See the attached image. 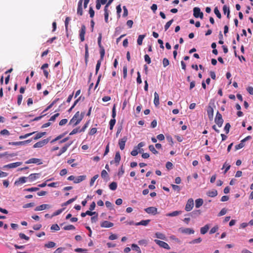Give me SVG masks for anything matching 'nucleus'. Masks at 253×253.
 <instances>
[{"mask_svg":"<svg viewBox=\"0 0 253 253\" xmlns=\"http://www.w3.org/2000/svg\"><path fill=\"white\" fill-rule=\"evenodd\" d=\"M84 116V113H81L80 114L79 111L76 112L73 117L70 121L69 125L73 124V126H76L81 122L83 119Z\"/></svg>","mask_w":253,"mask_h":253,"instance_id":"obj_1","label":"nucleus"},{"mask_svg":"<svg viewBox=\"0 0 253 253\" xmlns=\"http://www.w3.org/2000/svg\"><path fill=\"white\" fill-rule=\"evenodd\" d=\"M215 108L214 100L211 99L210 101L207 109V114L210 120H212L213 118L214 108Z\"/></svg>","mask_w":253,"mask_h":253,"instance_id":"obj_2","label":"nucleus"},{"mask_svg":"<svg viewBox=\"0 0 253 253\" xmlns=\"http://www.w3.org/2000/svg\"><path fill=\"white\" fill-rule=\"evenodd\" d=\"M223 121H224L223 119H222L221 114L218 111H217L216 114L215 118L214 119L215 123L219 127H220L222 126Z\"/></svg>","mask_w":253,"mask_h":253,"instance_id":"obj_3","label":"nucleus"},{"mask_svg":"<svg viewBox=\"0 0 253 253\" xmlns=\"http://www.w3.org/2000/svg\"><path fill=\"white\" fill-rule=\"evenodd\" d=\"M193 15L196 18H200L201 19H203L204 16L203 13L201 11L200 8L198 7H195L194 8Z\"/></svg>","mask_w":253,"mask_h":253,"instance_id":"obj_4","label":"nucleus"},{"mask_svg":"<svg viewBox=\"0 0 253 253\" xmlns=\"http://www.w3.org/2000/svg\"><path fill=\"white\" fill-rule=\"evenodd\" d=\"M154 242H155V243L156 244L159 245L161 248H163L164 249H167V250L170 249V246L166 242H165L164 241L159 240L157 239L154 240Z\"/></svg>","mask_w":253,"mask_h":253,"instance_id":"obj_5","label":"nucleus"},{"mask_svg":"<svg viewBox=\"0 0 253 253\" xmlns=\"http://www.w3.org/2000/svg\"><path fill=\"white\" fill-rule=\"evenodd\" d=\"M178 231L179 232L181 233L188 235L193 234L195 232L194 230L193 229L189 228L181 227L179 228Z\"/></svg>","mask_w":253,"mask_h":253,"instance_id":"obj_6","label":"nucleus"},{"mask_svg":"<svg viewBox=\"0 0 253 253\" xmlns=\"http://www.w3.org/2000/svg\"><path fill=\"white\" fill-rule=\"evenodd\" d=\"M49 141V138H47L46 139H44L42 141H39L37 143H36L34 146L33 147L36 148H41L44 145H46Z\"/></svg>","mask_w":253,"mask_h":253,"instance_id":"obj_7","label":"nucleus"},{"mask_svg":"<svg viewBox=\"0 0 253 253\" xmlns=\"http://www.w3.org/2000/svg\"><path fill=\"white\" fill-rule=\"evenodd\" d=\"M194 207V201L192 199L190 198L188 200L186 204L185 210L187 211H191Z\"/></svg>","mask_w":253,"mask_h":253,"instance_id":"obj_8","label":"nucleus"},{"mask_svg":"<svg viewBox=\"0 0 253 253\" xmlns=\"http://www.w3.org/2000/svg\"><path fill=\"white\" fill-rule=\"evenodd\" d=\"M32 141V139H28L27 140H24L22 141H18V142H9L8 144L9 145H24L28 143H30Z\"/></svg>","mask_w":253,"mask_h":253,"instance_id":"obj_9","label":"nucleus"},{"mask_svg":"<svg viewBox=\"0 0 253 253\" xmlns=\"http://www.w3.org/2000/svg\"><path fill=\"white\" fill-rule=\"evenodd\" d=\"M86 31V27L84 25H82L79 32V37L81 42L84 41V35Z\"/></svg>","mask_w":253,"mask_h":253,"instance_id":"obj_10","label":"nucleus"},{"mask_svg":"<svg viewBox=\"0 0 253 253\" xmlns=\"http://www.w3.org/2000/svg\"><path fill=\"white\" fill-rule=\"evenodd\" d=\"M144 210L148 214L156 215L158 213L157 209L153 207L147 208L145 209Z\"/></svg>","mask_w":253,"mask_h":253,"instance_id":"obj_11","label":"nucleus"},{"mask_svg":"<svg viewBox=\"0 0 253 253\" xmlns=\"http://www.w3.org/2000/svg\"><path fill=\"white\" fill-rule=\"evenodd\" d=\"M25 163L26 164H38V165L42 164V161L40 159L38 158H31L27 161Z\"/></svg>","mask_w":253,"mask_h":253,"instance_id":"obj_12","label":"nucleus"},{"mask_svg":"<svg viewBox=\"0 0 253 253\" xmlns=\"http://www.w3.org/2000/svg\"><path fill=\"white\" fill-rule=\"evenodd\" d=\"M127 140L126 136H124L119 141V145L121 150H123L125 149V144Z\"/></svg>","mask_w":253,"mask_h":253,"instance_id":"obj_13","label":"nucleus"},{"mask_svg":"<svg viewBox=\"0 0 253 253\" xmlns=\"http://www.w3.org/2000/svg\"><path fill=\"white\" fill-rule=\"evenodd\" d=\"M22 163L20 162H15L13 163L9 164L6 165H4L3 168L8 169L15 168L18 167V166H20V165H22Z\"/></svg>","mask_w":253,"mask_h":253,"instance_id":"obj_14","label":"nucleus"},{"mask_svg":"<svg viewBox=\"0 0 253 253\" xmlns=\"http://www.w3.org/2000/svg\"><path fill=\"white\" fill-rule=\"evenodd\" d=\"M28 179V177H21L15 181L14 184L18 186L21 184L25 183Z\"/></svg>","mask_w":253,"mask_h":253,"instance_id":"obj_15","label":"nucleus"},{"mask_svg":"<svg viewBox=\"0 0 253 253\" xmlns=\"http://www.w3.org/2000/svg\"><path fill=\"white\" fill-rule=\"evenodd\" d=\"M113 225H114L113 223L108 221L107 220H105L100 223V226L101 227H104V228L112 227L113 226Z\"/></svg>","mask_w":253,"mask_h":253,"instance_id":"obj_16","label":"nucleus"},{"mask_svg":"<svg viewBox=\"0 0 253 253\" xmlns=\"http://www.w3.org/2000/svg\"><path fill=\"white\" fill-rule=\"evenodd\" d=\"M50 208V206L49 205L42 204V205H41L39 206L36 207V208L34 210L35 211H42V210H44L46 209H49Z\"/></svg>","mask_w":253,"mask_h":253,"instance_id":"obj_17","label":"nucleus"},{"mask_svg":"<svg viewBox=\"0 0 253 253\" xmlns=\"http://www.w3.org/2000/svg\"><path fill=\"white\" fill-rule=\"evenodd\" d=\"M201 213V211L200 210H194L192 212L189 213L188 215H190L193 218H196L198 216H199Z\"/></svg>","mask_w":253,"mask_h":253,"instance_id":"obj_18","label":"nucleus"},{"mask_svg":"<svg viewBox=\"0 0 253 253\" xmlns=\"http://www.w3.org/2000/svg\"><path fill=\"white\" fill-rule=\"evenodd\" d=\"M182 213V211H173L171 212L168 213L166 214L167 216H169V217H173V216H176Z\"/></svg>","mask_w":253,"mask_h":253,"instance_id":"obj_19","label":"nucleus"},{"mask_svg":"<svg viewBox=\"0 0 253 253\" xmlns=\"http://www.w3.org/2000/svg\"><path fill=\"white\" fill-rule=\"evenodd\" d=\"M86 178L85 175H80L76 177H75L74 181L75 183H79L83 180H84Z\"/></svg>","mask_w":253,"mask_h":253,"instance_id":"obj_20","label":"nucleus"},{"mask_svg":"<svg viewBox=\"0 0 253 253\" xmlns=\"http://www.w3.org/2000/svg\"><path fill=\"white\" fill-rule=\"evenodd\" d=\"M155 237L158 239L163 240H166L167 239L166 235L164 234L159 232H156L155 234Z\"/></svg>","mask_w":253,"mask_h":253,"instance_id":"obj_21","label":"nucleus"},{"mask_svg":"<svg viewBox=\"0 0 253 253\" xmlns=\"http://www.w3.org/2000/svg\"><path fill=\"white\" fill-rule=\"evenodd\" d=\"M39 173H32L28 177V178L30 181H33L39 177Z\"/></svg>","mask_w":253,"mask_h":253,"instance_id":"obj_22","label":"nucleus"},{"mask_svg":"<svg viewBox=\"0 0 253 253\" xmlns=\"http://www.w3.org/2000/svg\"><path fill=\"white\" fill-rule=\"evenodd\" d=\"M150 222V219L142 220L140 221V222L135 223V225L136 226H139V225L146 226L149 224V223Z\"/></svg>","mask_w":253,"mask_h":253,"instance_id":"obj_23","label":"nucleus"},{"mask_svg":"<svg viewBox=\"0 0 253 253\" xmlns=\"http://www.w3.org/2000/svg\"><path fill=\"white\" fill-rule=\"evenodd\" d=\"M154 103L156 107L158 106L160 104L159 96L157 92L154 93Z\"/></svg>","mask_w":253,"mask_h":253,"instance_id":"obj_24","label":"nucleus"},{"mask_svg":"<svg viewBox=\"0 0 253 253\" xmlns=\"http://www.w3.org/2000/svg\"><path fill=\"white\" fill-rule=\"evenodd\" d=\"M210 228V225L206 224L204 227H202L200 229V232L202 234H205Z\"/></svg>","mask_w":253,"mask_h":253,"instance_id":"obj_25","label":"nucleus"},{"mask_svg":"<svg viewBox=\"0 0 253 253\" xmlns=\"http://www.w3.org/2000/svg\"><path fill=\"white\" fill-rule=\"evenodd\" d=\"M207 195L210 197H214L217 195V191L215 189L209 191L207 193Z\"/></svg>","mask_w":253,"mask_h":253,"instance_id":"obj_26","label":"nucleus"},{"mask_svg":"<svg viewBox=\"0 0 253 253\" xmlns=\"http://www.w3.org/2000/svg\"><path fill=\"white\" fill-rule=\"evenodd\" d=\"M72 143H68L65 145L60 150L59 153L58 154V156H60L62 154L66 152L68 149V148L70 146Z\"/></svg>","mask_w":253,"mask_h":253,"instance_id":"obj_27","label":"nucleus"},{"mask_svg":"<svg viewBox=\"0 0 253 253\" xmlns=\"http://www.w3.org/2000/svg\"><path fill=\"white\" fill-rule=\"evenodd\" d=\"M121 160V155L119 152H117L115 154V157L114 159V162L118 165Z\"/></svg>","mask_w":253,"mask_h":253,"instance_id":"obj_28","label":"nucleus"},{"mask_svg":"<svg viewBox=\"0 0 253 253\" xmlns=\"http://www.w3.org/2000/svg\"><path fill=\"white\" fill-rule=\"evenodd\" d=\"M6 156H7V157H13L16 156V154L15 153H11L9 154L7 152H5L3 153H0V158Z\"/></svg>","mask_w":253,"mask_h":253,"instance_id":"obj_29","label":"nucleus"},{"mask_svg":"<svg viewBox=\"0 0 253 253\" xmlns=\"http://www.w3.org/2000/svg\"><path fill=\"white\" fill-rule=\"evenodd\" d=\"M203 204V200L202 199H198L195 201V207L197 208H200Z\"/></svg>","mask_w":253,"mask_h":253,"instance_id":"obj_30","label":"nucleus"},{"mask_svg":"<svg viewBox=\"0 0 253 253\" xmlns=\"http://www.w3.org/2000/svg\"><path fill=\"white\" fill-rule=\"evenodd\" d=\"M145 37V35H140L138 36L137 40V42L138 45H140L142 44V41Z\"/></svg>","mask_w":253,"mask_h":253,"instance_id":"obj_31","label":"nucleus"},{"mask_svg":"<svg viewBox=\"0 0 253 253\" xmlns=\"http://www.w3.org/2000/svg\"><path fill=\"white\" fill-rule=\"evenodd\" d=\"M46 134L45 132H41L38 133L33 138L34 140H38L40 138Z\"/></svg>","mask_w":253,"mask_h":253,"instance_id":"obj_32","label":"nucleus"},{"mask_svg":"<svg viewBox=\"0 0 253 253\" xmlns=\"http://www.w3.org/2000/svg\"><path fill=\"white\" fill-rule=\"evenodd\" d=\"M59 100V98H56L54 101H53V102L45 108V109L43 111V112H46L50 109Z\"/></svg>","mask_w":253,"mask_h":253,"instance_id":"obj_33","label":"nucleus"},{"mask_svg":"<svg viewBox=\"0 0 253 253\" xmlns=\"http://www.w3.org/2000/svg\"><path fill=\"white\" fill-rule=\"evenodd\" d=\"M109 188L111 190H115L117 188V183L116 182H112L109 185Z\"/></svg>","mask_w":253,"mask_h":253,"instance_id":"obj_34","label":"nucleus"},{"mask_svg":"<svg viewBox=\"0 0 253 253\" xmlns=\"http://www.w3.org/2000/svg\"><path fill=\"white\" fill-rule=\"evenodd\" d=\"M100 48V58L99 60H103L104 56L105 55V49L103 47H101Z\"/></svg>","mask_w":253,"mask_h":253,"instance_id":"obj_35","label":"nucleus"},{"mask_svg":"<svg viewBox=\"0 0 253 253\" xmlns=\"http://www.w3.org/2000/svg\"><path fill=\"white\" fill-rule=\"evenodd\" d=\"M202 241V239L201 238L199 237L197 239H194L192 240L191 241L189 242L190 244H199L201 243Z\"/></svg>","mask_w":253,"mask_h":253,"instance_id":"obj_36","label":"nucleus"},{"mask_svg":"<svg viewBox=\"0 0 253 253\" xmlns=\"http://www.w3.org/2000/svg\"><path fill=\"white\" fill-rule=\"evenodd\" d=\"M55 243L53 242L50 241L48 243L44 245V247L47 248H51L55 246Z\"/></svg>","mask_w":253,"mask_h":253,"instance_id":"obj_37","label":"nucleus"},{"mask_svg":"<svg viewBox=\"0 0 253 253\" xmlns=\"http://www.w3.org/2000/svg\"><path fill=\"white\" fill-rule=\"evenodd\" d=\"M77 198V196H75L74 198H72V199H69V200H68L67 202H66L65 203H64L63 204V205L64 206H67L70 204H71L72 203H73V202H74Z\"/></svg>","mask_w":253,"mask_h":253,"instance_id":"obj_38","label":"nucleus"},{"mask_svg":"<svg viewBox=\"0 0 253 253\" xmlns=\"http://www.w3.org/2000/svg\"><path fill=\"white\" fill-rule=\"evenodd\" d=\"M115 123H116V120L115 119H111L110 122H109V127H110V130H112L113 127H114V126H115Z\"/></svg>","mask_w":253,"mask_h":253,"instance_id":"obj_39","label":"nucleus"},{"mask_svg":"<svg viewBox=\"0 0 253 253\" xmlns=\"http://www.w3.org/2000/svg\"><path fill=\"white\" fill-rule=\"evenodd\" d=\"M101 62H102V60H98L97 61V64L96 65V68H95V74L96 75L97 74L98 72L100 69Z\"/></svg>","mask_w":253,"mask_h":253,"instance_id":"obj_40","label":"nucleus"},{"mask_svg":"<svg viewBox=\"0 0 253 253\" xmlns=\"http://www.w3.org/2000/svg\"><path fill=\"white\" fill-rule=\"evenodd\" d=\"M131 248L133 250H134L139 253H141L140 248L136 244H132Z\"/></svg>","mask_w":253,"mask_h":253,"instance_id":"obj_41","label":"nucleus"},{"mask_svg":"<svg viewBox=\"0 0 253 253\" xmlns=\"http://www.w3.org/2000/svg\"><path fill=\"white\" fill-rule=\"evenodd\" d=\"M173 22V20L171 19L166 23V25H165V30L166 31L170 26V25L172 24V23Z\"/></svg>","mask_w":253,"mask_h":253,"instance_id":"obj_42","label":"nucleus"},{"mask_svg":"<svg viewBox=\"0 0 253 253\" xmlns=\"http://www.w3.org/2000/svg\"><path fill=\"white\" fill-rule=\"evenodd\" d=\"M230 167H231V166H230V164H227V162H225L224 164V165L223 166V168H222V169L225 168L224 173H226L227 172V171L230 169Z\"/></svg>","mask_w":253,"mask_h":253,"instance_id":"obj_43","label":"nucleus"},{"mask_svg":"<svg viewBox=\"0 0 253 253\" xmlns=\"http://www.w3.org/2000/svg\"><path fill=\"white\" fill-rule=\"evenodd\" d=\"M77 14L80 16H82L83 14V6H78L77 8Z\"/></svg>","mask_w":253,"mask_h":253,"instance_id":"obj_44","label":"nucleus"},{"mask_svg":"<svg viewBox=\"0 0 253 253\" xmlns=\"http://www.w3.org/2000/svg\"><path fill=\"white\" fill-rule=\"evenodd\" d=\"M149 149L154 154H157L158 153V152L156 150L154 145H150L149 146Z\"/></svg>","mask_w":253,"mask_h":253,"instance_id":"obj_45","label":"nucleus"},{"mask_svg":"<svg viewBox=\"0 0 253 253\" xmlns=\"http://www.w3.org/2000/svg\"><path fill=\"white\" fill-rule=\"evenodd\" d=\"M219 229V227L218 225H215L213 227L210 231V234H212L215 233Z\"/></svg>","mask_w":253,"mask_h":253,"instance_id":"obj_46","label":"nucleus"},{"mask_svg":"<svg viewBox=\"0 0 253 253\" xmlns=\"http://www.w3.org/2000/svg\"><path fill=\"white\" fill-rule=\"evenodd\" d=\"M39 190V187H31L29 188L25 189L24 191H27V192H34V191H37Z\"/></svg>","mask_w":253,"mask_h":253,"instance_id":"obj_47","label":"nucleus"},{"mask_svg":"<svg viewBox=\"0 0 253 253\" xmlns=\"http://www.w3.org/2000/svg\"><path fill=\"white\" fill-rule=\"evenodd\" d=\"M65 230H70L75 229V227L73 225H68L63 227Z\"/></svg>","mask_w":253,"mask_h":253,"instance_id":"obj_48","label":"nucleus"},{"mask_svg":"<svg viewBox=\"0 0 253 253\" xmlns=\"http://www.w3.org/2000/svg\"><path fill=\"white\" fill-rule=\"evenodd\" d=\"M214 12L218 18H221V13H220V11H219V10L218 9V8L217 7H215L214 8Z\"/></svg>","mask_w":253,"mask_h":253,"instance_id":"obj_49","label":"nucleus"},{"mask_svg":"<svg viewBox=\"0 0 253 253\" xmlns=\"http://www.w3.org/2000/svg\"><path fill=\"white\" fill-rule=\"evenodd\" d=\"M75 251L76 252L78 253H87V250L85 249H82V248H77L75 250Z\"/></svg>","mask_w":253,"mask_h":253,"instance_id":"obj_50","label":"nucleus"},{"mask_svg":"<svg viewBox=\"0 0 253 253\" xmlns=\"http://www.w3.org/2000/svg\"><path fill=\"white\" fill-rule=\"evenodd\" d=\"M98 177V175L96 174V175H95L93 177H92L91 178V179H90V183H89L90 186H92L93 185L94 181Z\"/></svg>","mask_w":253,"mask_h":253,"instance_id":"obj_51","label":"nucleus"},{"mask_svg":"<svg viewBox=\"0 0 253 253\" xmlns=\"http://www.w3.org/2000/svg\"><path fill=\"white\" fill-rule=\"evenodd\" d=\"M71 20V18L70 17H67L65 19V29H66V31H68V24H69V22Z\"/></svg>","mask_w":253,"mask_h":253,"instance_id":"obj_52","label":"nucleus"},{"mask_svg":"<svg viewBox=\"0 0 253 253\" xmlns=\"http://www.w3.org/2000/svg\"><path fill=\"white\" fill-rule=\"evenodd\" d=\"M245 146V144L244 143H243L241 141L240 142V143L238 144V145H236L235 147V150H238L239 149H240L241 148H242L244 146Z\"/></svg>","mask_w":253,"mask_h":253,"instance_id":"obj_53","label":"nucleus"},{"mask_svg":"<svg viewBox=\"0 0 253 253\" xmlns=\"http://www.w3.org/2000/svg\"><path fill=\"white\" fill-rule=\"evenodd\" d=\"M109 14V10L104 11V19L106 23H108Z\"/></svg>","mask_w":253,"mask_h":253,"instance_id":"obj_54","label":"nucleus"},{"mask_svg":"<svg viewBox=\"0 0 253 253\" xmlns=\"http://www.w3.org/2000/svg\"><path fill=\"white\" fill-rule=\"evenodd\" d=\"M35 132H31V133H27L24 135H20L19 136V139H25V138H27L28 137L32 135V134H33L34 133H35Z\"/></svg>","mask_w":253,"mask_h":253,"instance_id":"obj_55","label":"nucleus"},{"mask_svg":"<svg viewBox=\"0 0 253 253\" xmlns=\"http://www.w3.org/2000/svg\"><path fill=\"white\" fill-rule=\"evenodd\" d=\"M230 127L231 126L229 123L226 124L224 129L225 131L226 134L229 133Z\"/></svg>","mask_w":253,"mask_h":253,"instance_id":"obj_56","label":"nucleus"},{"mask_svg":"<svg viewBox=\"0 0 253 253\" xmlns=\"http://www.w3.org/2000/svg\"><path fill=\"white\" fill-rule=\"evenodd\" d=\"M80 128L77 127L76 128H74L69 134L70 135H72L74 134H76L78 132H81L82 131H80Z\"/></svg>","mask_w":253,"mask_h":253,"instance_id":"obj_57","label":"nucleus"},{"mask_svg":"<svg viewBox=\"0 0 253 253\" xmlns=\"http://www.w3.org/2000/svg\"><path fill=\"white\" fill-rule=\"evenodd\" d=\"M124 172H125L124 169L123 168V166H122L119 169L118 173V175L119 177H121L124 174Z\"/></svg>","mask_w":253,"mask_h":253,"instance_id":"obj_58","label":"nucleus"},{"mask_svg":"<svg viewBox=\"0 0 253 253\" xmlns=\"http://www.w3.org/2000/svg\"><path fill=\"white\" fill-rule=\"evenodd\" d=\"M101 177L105 179V178H108V174L107 172L105 170H103L101 173Z\"/></svg>","mask_w":253,"mask_h":253,"instance_id":"obj_59","label":"nucleus"},{"mask_svg":"<svg viewBox=\"0 0 253 253\" xmlns=\"http://www.w3.org/2000/svg\"><path fill=\"white\" fill-rule=\"evenodd\" d=\"M144 60L147 64H149L151 62V58L148 54H145L144 55Z\"/></svg>","mask_w":253,"mask_h":253,"instance_id":"obj_60","label":"nucleus"},{"mask_svg":"<svg viewBox=\"0 0 253 253\" xmlns=\"http://www.w3.org/2000/svg\"><path fill=\"white\" fill-rule=\"evenodd\" d=\"M50 229H51V230H55V231H58V230H59L60 228H59V226L58 225V224H53L51 226Z\"/></svg>","mask_w":253,"mask_h":253,"instance_id":"obj_61","label":"nucleus"},{"mask_svg":"<svg viewBox=\"0 0 253 253\" xmlns=\"http://www.w3.org/2000/svg\"><path fill=\"white\" fill-rule=\"evenodd\" d=\"M169 61L167 58H165L163 59V65L164 67H166L167 66H168L169 65Z\"/></svg>","mask_w":253,"mask_h":253,"instance_id":"obj_62","label":"nucleus"},{"mask_svg":"<svg viewBox=\"0 0 253 253\" xmlns=\"http://www.w3.org/2000/svg\"><path fill=\"white\" fill-rule=\"evenodd\" d=\"M0 133L1 135H9L10 134V133L9 131L6 129H4L0 131Z\"/></svg>","mask_w":253,"mask_h":253,"instance_id":"obj_63","label":"nucleus"},{"mask_svg":"<svg viewBox=\"0 0 253 253\" xmlns=\"http://www.w3.org/2000/svg\"><path fill=\"white\" fill-rule=\"evenodd\" d=\"M166 167L169 170L173 168V164L170 162H168L166 163Z\"/></svg>","mask_w":253,"mask_h":253,"instance_id":"obj_64","label":"nucleus"}]
</instances>
